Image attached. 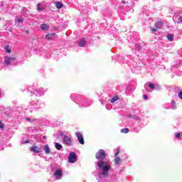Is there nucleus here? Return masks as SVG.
<instances>
[{
    "mask_svg": "<svg viewBox=\"0 0 182 182\" xmlns=\"http://www.w3.org/2000/svg\"><path fill=\"white\" fill-rule=\"evenodd\" d=\"M63 141L64 143V144H67V146H72V139L68 136V135H65L63 138Z\"/></svg>",
    "mask_w": 182,
    "mask_h": 182,
    "instance_id": "nucleus-2",
    "label": "nucleus"
},
{
    "mask_svg": "<svg viewBox=\"0 0 182 182\" xmlns=\"http://www.w3.org/2000/svg\"><path fill=\"white\" fill-rule=\"evenodd\" d=\"M31 151H33V153H41V148L38 146H33L30 148Z\"/></svg>",
    "mask_w": 182,
    "mask_h": 182,
    "instance_id": "nucleus-6",
    "label": "nucleus"
},
{
    "mask_svg": "<svg viewBox=\"0 0 182 182\" xmlns=\"http://www.w3.org/2000/svg\"><path fill=\"white\" fill-rule=\"evenodd\" d=\"M55 36H56V33H48L46 36V39H47V41H50V39H55Z\"/></svg>",
    "mask_w": 182,
    "mask_h": 182,
    "instance_id": "nucleus-7",
    "label": "nucleus"
},
{
    "mask_svg": "<svg viewBox=\"0 0 182 182\" xmlns=\"http://www.w3.org/2000/svg\"><path fill=\"white\" fill-rule=\"evenodd\" d=\"M114 161L117 164H120L122 163V159L119 156H116Z\"/></svg>",
    "mask_w": 182,
    "mask_h": 182,
    "instance_id": "nucleus-16",
    "label": "nucleus"
},
{
    "mask_svg": "<svg viewBox=\"0 0 182 182\" xmlns=\"http://www.w3.org/2000/svg\"><path fill=\"white\" fill-rule=\"evenodd\" d=\"M76 137H77L80 144H85V139H83V135H82V133L77 132Z\"/></svg>",
    "mask_w": 182,
    "mask_h": 182,
    "instance_id": "nucleus-4",
    "label": "nucleus"
},
{
    "mask_svg": "<svg viewBox=\"0 0 182 182\" xmlns=\"http://www.w3.org/2000/svg\"><path fill=\"white\" fill-rule=\"evenodd\" d=\"M119 97L118 96H115L114 97H112L111 99V103H114V102H116L117 100H119Z\"/></svg>",
    "mask_w": 182,
    "mask_h": 182,
    "instance_id": "nucleus-17",
    "label": "nucleus"
},
{
    "mask_svg": "<svg viewBox=\"0 0 182 182\" xmlns=\"http://www.w3.org/2000/svg\"><path fill=\"white\" fill-rule=\"evenodd\" d=\"M106 157H107V154H106V151L103 149H100L95 154V159H97V160H100V161H98L97 166L102 171L99 173L100 177H107L111 168L110 165L107 164L106 161H104Z\"/></svg>",
    "mask_w": 182,
    "mask_h": 182,
    "instance_id": "nucleus-1",
    "label": "nucleus"
},
{
    "mask_svg": "<svg viewBox=\"0 0 182 182\" xmlns=\"http://www.w3.org/2000/svg\"><path fill=\"white\" fill-rule=\"evenodd\" d=\"M29 143V140H26L25 141H24V144H28Z\"/></svg>",
    "mask_w": 182,
    "mask_h": 182,
    "instance_id": "nucleus-32",
    "label": "nucleus"
},
{
    "mask_svg": "<svg viewBox=\"0 0 182 182\" xmlns=\"http://www.w3.org/2000/svg\"><path fill=\"white\" fill-rule=\"evenodd\" d=\"M43 139H46V136H43Z\"/></svg>",
    "mask_w": 182,
    "mask_h": 182,
    "instance_id": "nucleus-35",
    "label": "nucleus"
},
{
    "mask_svg": "<svg viewBox=\"0 0 182 182\" xmlns=\"http://www.w3.org/2000/svg\"><path fill=\"white\" fill-rule=\"evenodd\" d=\"M4 58H5L4 63H6L7 66H9V65H11V60H9V57L6 56Z\"/></svg>",
    "mask_w": 182,
    "mask_h": 182,
    "instance_id": "nucleus-14",
    "label": "nucleus"
},
{
    "mask_svg": "<svg viewBox=\"0 0 182 182\" xmlns=\"http://www.w3.org/2000/svg\"><path fill=\"white\" fill-rule=\"evenodd\" d=\"M26 33H29V30L26 31Z\"/></svg>",
    "mask_w": 182,
    "mask_h": 182,
    "instance_id": "nucleus-33",
    "label": "nucleus"
},
{
    "mask_svg": "<svg viewBox=\"0 0 182 182\" xmlns=\"http://www.w3.org/2000/svg\"><path fill=\"white\" fill-rule=\"evenodd\" d=\"M77 160L76 154H75V152H71L68 156L69 163H76Z\"/></svg>",
    "mask_w": 182,
    "mask_h": 182,
    "instance_id": "nucleus-3",
    "label": "nucleus"
},
{
    "mask_svg": "<svg viewBox=\"0 0 182 182\" xmlns=\"http://www.w3.org/2000/svg\"><path fill=\"white\" fill-rule=\"evenodd\" d=\"M60 136H63V133H60Z\"/></svg>",
    "mask_w": 182,
    "mask_h": 182,
    "instance_id": "nucleus-34",
    "label": "nucleus"
},
{
    "mask_svg": "<svg viewBox=\"0 0 182 182\" xmlns=\"http://www.w3.org/2000/svg\"><path fill=\"white\" fill-rule=\"evenodd\" d=\"M156 31L157 28H151V32H153L154 33H156Z\"/></svg>",
    "mask_w": 182,
    "mask_h": 182,
    "instance_id": "nucleus-26",
    "label": "nucleus"
},
{
    "mask_svg": "<svg viewBox=\"0 0 182 182\" xmlns=\"http://www.w3.org/2000/svg\"><path fill=\"white\" fill-rule=\"evenodd\" d=\"M55 5L57 9H61V8H63V4L60 1L55 2Z\"/></svg>",
    "mask_w": 182,
    "mask_h": 182,
    "instance_id": "nucleus-11",
    "label": "nucleus"
},
{
    "mask_svg": "<svg viewBox=\"0 0 182 182\" xmlns=\"http://www.w3.org/2000/svg\"><path fill=\"white\" fill-rule=\"evenodd\" d=\"M121 133L127 134L129 133V129L128 128H124L121 129Z\"/></svg>",
    "mask_w": 182,
    "mask_h": 182,
    "instance_id": "nucleus-19",
    "label": "nucleus"
},
{
    "mask_svg": "<svg viewBox=\"0 0 182 182\" xmlns=\"http://www.w3.org/2000/svg\"><path fill=\"white\" fill-rule=\"evenodd\" d=\"M37 10L41 11H43V9L41 8V3H38L37 4Z\"/></svg>",
    "mask_w": 182,
    "mask_h": 182,
    "instance_id": "nucleus-20",
    "label": "nucleus"
},
{
    "mask_svg": "<svg viewBox=\"0 0 182 182\" xmlns=\"http://www.w3.org/2000/svg\"><path fill=\"white\" fill-rule=\"evenodd\" d=\"M41 28L42 31H48L49 29V25L48 24H41Z\"/></svg>",
    "mask_w": 182,
    "mask_h": 182,
    "instance_id": "nucleus-12",
    "label": "nucleus"
},
{
    "mask_svg": "<svg viewBox=\"0 0 182 182\" xmlns=\"http://www.w3.org/2000/svg\"><path fill=\"white\" fill-rule=\"evenodd\" d=\"M54 176L58 180H60L62 178V176H63V173H62L61 170L57 169L54 173Z\"/></svg>",
    "mask_w": 182,
    "mask_h": 182,
    "instance_id": "nucleus-5",
    "label": "nucleus"
},
{
    "mask_svg": "<svg viewBox=\"0 0 182 182\" xmlns=\"http://www.w3.org/2000/svg\"><path fill=\"white\" fill-rule=\"evenodd\" d=\"M6 53H11V48H9V46H6V47L4 48Z\"/></svg>",
    "mask_w": 182,
    "mask_h": 182,
    "instance_id": "nucleus-18",
    "label": "nucleus"
},
{
    "mask_svg": "<svg viewBox=\"0 0 182 182\" xmlns=\"http://www.w3.org/2000/svg\"><path fill=\"white\" fill-rule=\"evenodd\" d=\"M9 59L10 60V61L16 60V57H9Z\"/></svg>",
    "mask_w": 182,
    "mask_h": 182,
    "instance_id": "nucleus-24",
    "label": "nucleus"
},
{
    "mask_svg": "<svg viewBox=\"0 0 182 182\" xmlns=\"http://www.w3.org/2000/svg\"><path fill=\"white\" fill-rule=\"evenodd\" d=\"M44 150L45 153L46 154H50V149L49 148V145L46 144L44 146Z\"/></svg>",
    "mask_w": 182,
    "mask_h": 182,
    "instance_id": "nucleus-10",
    "label": "nucleus"
},
{
    "mask_svg": "<svg viewBox=\"0 0 182 182\" xmlns=\"http://www.w3.org/2000/svg\"><path fill=\"white\" fill-rule=\"evenodd\" d=\"M178 97L182 100V92H179Z\"/></svg>",
    "mask_w": 182,
    "mask_h": 182,
    "instance_id": "nucleus-27",
    "label": "nucleus"
},
{
    "mask_svg": "<svg viewBox=\"0 0 182 182\" xmlns=\"http://www.w3.org/2000/svg\"><path fill=\"white\" fill-rule=\"evenodd\" d=\"M78 46L80 48H84V46H86V40H85L84 38L81 39L79 42H78Z\"/></svg>",
    "mask_w": 182,
    "mask_h": 182,
    "instance_id": "nucleus-9",
    "label": "nucleus"
},
{
    "mask_svg": "<svg viewBox=\"0 0 182 182\" xmlns=\"http://www.w3.org/2000/svg\"><path fill=\"white\" fill-rule=\"evenodd\" d=\"M176 139H180V137H181V133H177V134H176Z\"/></svg>",
    "mask_w": 182,
    "mask_h": 182,
    "instance_id": "nucleus-22",
    "label": "nucleus"
},
{
    "mask_svg": "<svg viewBox=\"0 0 182 182\" xmlns=\"http://www.w3.org/2000/svg\"><path fill=\"white\" fill-rule=\"evenodd\" d=\"M55 147L57 150H62V144H60L58 142L55 143Z\"/></svg>",
    "mask_w": 182,
    "mask_h": 182,
    "instance_id": "nucleus-15",
    "label": "nucleus"
},
{
    "mask_svg": "<svg viewBox=\"0 0 182 182\" xmlns=\"http://www.w3.org/2000/svg\"><path fill=\"white\" fill-rule=\"evenodd\" d=\"M144 99L145 100H147V99H148L147 95H145L144 96Z\"/></svg>",
    "mask_w": 182,
    "mask_h": 182,
    "instance_id": "nucleus-30",
    "label": "nucleus"
},
{
    "mask_svg": "<svg viewBox=\"0 0 182 182\" xmlns=\"http://www.w3.org/2000/svg\"><path fill=\"white\" fill-rule=\"evenodd\" d=\"M18 22H23V18H18Z\"/></svg>",
    "mask_w": 182,
    "mask_h": 182,
    "instance_id": "nucleus-28",
    "label": "nucleus"
},
{
    "mask_svg": "<svg viewBox=\"0 0 182 182\" xmlns=\"http://www.w3.org/2000/svg\"><path fill=\"white\" fill-rule=\"evenodd\" d=\"M119 153H120L119 151H117L115 154V157H117V156H119Z\"/></svg>",
    "mask_w": 182,
    "mask_h": 182,
    "instance_id": "nucleus-29",
    "label": "nucleus"
},
{
    "mask_svg": "<svg viewBox=\"0 0 182 182\" xmlns=\"http://www.w3.org/2000/svg\"><path fill=\"white\" fill-rule=\"evenodd\" d=\"M26 122H31V118L27 117V118H26Z\"/></svg>",
    "mask_w": 182,
    "mask_h": 182,
    "instance_id": "nucleus-31",
    "label": "nucleus"
},
{
    "mask_svg": "<svg viewBox=\"0 0 182 182\" xmlns=\"http://www.w3.org/2000/svg\"><path fill=\"white\" fill-rule=\"evenodd\" d=\"M149 87H150L151 89H155L156 87H154V84L150 83V84L149 85Z\"/></svg>",
    "mask_w": 182,
    "mask_h": 182,
    "instance_id": "nucleus-23",
    "label": "nucleus"
},
{
    "mask_svg": "<svg viewBox=\"0 0 182 182\" xmlns=\"http://www.w3.org/2000/svg\"><path fill=\"white\" fill-rule=\"evenodd\" d=\"M182 23V16H180L178 18V21H177L176 23Z\"/></svg>",
    "mask_w": 182,
    "mask_h": 182,
    "instance_id": "nucleus-21",
    "label": "nucleus"
},
{
    "mask_svg": "<svg viewBox=\"0 0 182 182\" xmlns=\"http://www.w3.org/2000/svg\"><path fill=\"white\" fill-rule=\"evenodd\" d=\"M163 25H164L163 22L159 21H156L155 23L156 29H161L163 28Z\"/></svg>",
    "mask_w": 182,
    "mask_h": 182,
    "instance_id": "nucleus-8",
    "label": "nucleus"
},
{
    "mask_svg": "<svg viewBox=\"0 0 182 182\" xmlns=\"http://www.w3.org/2000/svg\"><path fill=\"white\" fill-rule=\"evenodd\" d=\"M0 129H4V123L0 121Z\"/></svg>",
    "mask_w": 182,
    "mask_h": 182,
    "instance_id": "nucleus-25",
    "label": "nucleus"
},
{
    "mask_svg": "<svg viewBox=\"0 0 182 182\" xmlns=\"http://www.w3.org/2000/svg\"><path fill=\"white\" fill-rule=\"evenodd\" d=\"M167 39L168 41H170L171 42H173V41H174V35L171 34V33L168 34Z\"/></svg>",
    "mask_w": 182,
    "mask_h": 182,
    "instance_id": "nucleus-13",
    "label": "nucleus"
}]
</instances>
